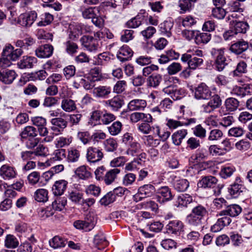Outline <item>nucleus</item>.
<instances>
[{
	"mask_svg": "<svg viewBox=\"0 0 252 252\" xmlns=\"http://www.w3.org/2000/svg\"><path fill=\"white\" fill-rule=\"evenodd\" d=\"M19 242L17 238L13 235L8 234L4 240V246L8 249H14L18 247Z\"/></svg>",
	"mask_w": 252,
	"mask_h": 252,
	"instance_id": "31",
	"label": "nucleus"
},
{
	"mask_svg": "<svg viewBox=\"0 0 252 252\" xmlns=\"http://www.w3.org/2000/svg\"><path fill=\"white\" fill-rule=\"evenodd\" d=\"M212 94L209 88L204 83L200 84L194 90V97L197 99H209Z\"/></svg>",
	"mask_w": 252,
	"mask_h": 252,
	"instance_id": "8",
	"label": "nucleus"
},
{
	"mask_svg": "<svg viewBox=\"0 0 252 252\" xmlns=\"http://www.w3.org/2000/svg\"><path fill=\"white\" fill-rule=\"evenodd\" d=\"M182 67L179 63L174 62L170 64L167 68V71L169 75H174L182 70Z\"/></svg>",
	"mask_w": 252,
	"mask_h": 252,
	"instance_id": "64",
	"label": "nucleus"
},
{
	"mask_svg": "<svg viewBox=\"0 0 252 252\" xmlns=\"http://www.w3.org/2000/svg\"><path fill=\"white\" fill-rule=\"evenodd\" d=\"M207 210L201 205H197L194 207L190 214L187 217V222L193 227H199L202 224V220L206 214Z\"/></svg>",
	"mask_w": 252,
	"mask_h": 252,
	"instance_id": "1",
	"label": "nucleus"
},
{
	"mask_svg": "<svg viewBox=\"0 0 252 252\" xmlns=\"http://www.w3.org/2000/svg\"><path fill=\"white\" fill-rule=\"evenodd\" d=\"M51 123L52 126H58L59 129L61 128V129H64L67 126V122L61 117L52 119Z\"/></svg>",
	"mask_w": 252,
	"mask_h": 252,
	"instance_id": "56",
	"label": "nucleus"
},
{
	"mask_svg": "<svg viewBox=\"0 0 252 252\" xmlns=\"http://www.w3.org/2000/svg\"><path fill=\"white\" fill-rule=\"evenodd\" d=\"M120 170L118 168H113L108 171L104 175L103 181L107 185L112 184L117 179Z\"/></svg>",
	"mask_w": 252,
	"mask_h": 252,
	"instance_id": "25",
	"label": "nucleus"
},
{
	"mask_svg": "<svg viewBox=\"0 0 252 252\" xmlns=\"http://www.w3.org/2000/svg\"><path fill=\"white\" fill-rule=\"evenodd\" d=\"M123 98L119 95L114 96L112 98L105 101V104L113 111H118L124 105Z\"/></svg>",
	"mask_w": 252,
	"mask_h": 252,
	"instance_id": "12",
	"label": "nucleus"
},
{
	"mask_svg": "<svg viewBox=\"0 0 252 252\" xmlns=\"http://www.w3.org/2000/svg\"><path fill=\"white\" fill-rule=\"evenodd\" d=\"M249 26L248 24L244 22H236L233 28L234 30L235 33L238 34L239 33H246Z\"/></svg>",
	"mask_w": 252,
	"mask_h": 252,
	"instance_id": "53",
	"label": "nucleus"
},
{
	"mask_svg": "<svg viewBox=\"0 0 252 252\" xmlns=\"http://www.w3.org/2000/svg\"><path fill=\"white\" fill-rule=\"evenodd\" d=\"M247 71V65L244 61L240 62L237 65L236 68L233 71L235 76H240L242 73H245Z\"/></svg>",
	"mask_w": 252,
	"mask_h": 252,
	"instance_id": "61",
	"label": "nucleus"
},
{
	"mask_svg": "<svg viewBox=\"0 0 252 252\" xmlns=\"http://www.w3.org/2000/svg\"><path fill=\"white\" fill-rule=\"evenodd\" d=\"M37 130L40 136L45 137L44 139L45 142H49L53 140L54 134L52 133L51 135H48V130L46 126L39 127Z\"/></svg>",
	"mask_w": 252,
	"mask_h": 252,
	"instance_id": "55",
	"label": "nucleus"
},
{
	"mask_svg": "<svg viewBox=\"0 0 252 252\" xmlns=\"http://www.w3.org/2000/svg\"><path fill=\"white\" fill-rule=\"evenodd\" d=\"M116 119V116L110 112H102V116L101 119V124L105 125L109 124Z\"/></svg>",
	"mask_w": 252,
	"mask_h": 252,
	"instance_id": "57",
	"label": "nucleus"
},
{
	"mask_svg": "<svg viewBox=\"0 0 252 252\" xmlns=\"http://www.w3.org/2000/svg\"><path fill=\"white\" fill-rule=\"evenodd\" d=\"M37 135L36 129L32 126H26L20 133V136L23 139L28 137L34 138Z\"/></svg>",
	"mask_w": 252,
	"mask_h": 252,
	"instance_id": "33",
	"label": "nucleus"
},
{
	"mask_svg": "<svg viewBox=\"0 0 252 252\" xmlns=\"http://www.w3.org/2000/svg\"><path fill=\"white\" fill-rule=\"evenodd\" d=\"M55 211L51 206H49L45 208H41L39 209L38 214L39 217L42 220H44L54 215Z\"/></svg>",
	"mask_w": 252,
	"mask_h": 252,
	"instance_id": "46",
	"label": "nucleus"
},
{
	"mask_svg": "<svg viewBox=\"0 0 252 252\" xmlns=\"http://www.w3.org/2000/svg\"><path fill=\"white\" fill-rule=\"evenodd\" d=\"M111 93V88L108 86H99L94 87L92 93L94 96L97 98H106Z\"/></svg>",
	"mask_w": 252,
	"mask_h": 252,
	"instance_id": "14",
	"label": "nucleus"
},
{
	"mask_svg": "<svg viewBox=\"0 0 252 252\" xmlns=\"http://www.w3.org/2000/svg\"><path fill=\"white\" fill-rule=\"evenodd\" d=\"M241 212V207L237 204L227 205L226 208L220 211L217 216H229L230 217H235L238 216Z\"/></svg>",
	"mask_w": 252,
	"mask_h": 252,
	"instance_id": "11",
	"label": "nucleus"
},
{
	"mask_svg": "<svg viewBox=\"0 0 252 252\" xmlns=\"http://www.w3.org/2000/svg\"><path fill=\"white\" fill-rule=\"evenodd\" d=\"M181 60L183 63H187L188 66L192 70H195L201 66L203 63V60L195 55H191L188 53L182 55Z\"/></svg>",
	"mask_w": 252,
	"mask_h": 252,
	"instance_id": "2",
	"label": "nucleus"
},
{
	"mask_svg": "<svg viewBox=\"0 0 252 252\" xmlns=\"http://www.w3.org/2000/svg\"><path fill=\"white\" fill-rule=\"evenodd\" d=\"M147 106L145 100L135 99L131 100L127 105L128 109L131 111H143Z\"/></svg>",
	"mask_w": 252,
	"mask_h": 252,
	"instance_id": "17",
	"label": "nucleus"
},
{
	"mask_svg": "<svg viewBox=\"0 0 252 252\" xmlns=\"http://www.w3.org/2000/svg\"><path fill=\"white\" fill-rule=\"evenodd\" d=\"M162 80V76L159 74L153 73L147 78V85L150 87L157 88Z\"/></svg>",
	"mask_w": 252,
	"mask_h": 252,
	"instance_id": "32",
	"label": "nucleus"
},
{
	"mask_svg": "<svg viewBox=\"0 0 252 252\" xmlns=\"http://www.w3.org/2000/svg\"><path fill=\"white\" fill-rule=\"evenodd\" d=\"M94 243L98 249L104 248L107 245V242L105 236L103 234H97L95 235Z\"/></svg>",
	"mask_w": 252,
	"mask_h": 252,
	"instance_id": "49",
	"label": "nucleus"
},
{
	"mask_svg": "<svg viewBox=\"0 0 252 252\" xmlns=\"http://www.w3.org/2000/svg\"><path fill=\"white\" fill-rule=\"evenodd\" d=\"M184 223L181 220H171L166 226V232L169 234L179 236L184 231Z\"/></svg>",
	"mask_w": 252,
	"mask_h": 252,
	"instance_id": "7",
	"label": "nucleus"
},
{
	"mask_svg": "<svg viewBox=\"0 0 252 252\" xmlns=\"http://www.w3.org/2000/svg\"><path fill=\"white\" fill-rule=\"evenodd\" d=\"M157 193L158 195L157 196V200L161 204L169 201L173 198L171 190L167 186L160 188L158 190Z\"/></svg>",
	"mask_w": 252,
	"mask_h": 252,
	"instance_id": "10",
	"label": "nucleus"
},
{
	"mask_svg": "<svg viewBox=\"0 0 252 252\" xmlns=\"http://www.w3.org/2000/svg\"><path fill=\"white\" fill-rule=\"evenodd\" d=\"M34 198L38 202H46L48 200V191L43 189H37L34 193Z\"/></svg>",
	"mask_w": 252,
	"mask_h": 252,
	"instance_id": "45",
	"label": "nucleus"
},
{
	"mask_svg": "<svg viewBox=\"0 0 252 252\" xmlns=\"http://www.w3.org/2000/svg\"><path fill=\"white\" fill-rule=\"evenodd\" d=\"M130 120L134 123H136L140 120H143L144 122H152L153 118L149 114L134 112L130 115Z\"/></svg>",
	"mask_w": 252,
	"mask_h": 252,
	"instance_id": "23",
	"label": "nucleus"
},
{
	"mask_svg": "<svg viewBox=\"0 0 252 252\" xmlns=\"http://www.w3.org/2000/svg\"><path fill=\"white\" fill-rule=\"evenodd\" d=\"M75 173L80 179L83 180L87 179L91 176V173L87 170V167L85 165L81 166L77 168Z\"/></svg>",
	"mask_w": 252,
	"mask_h": 252,
	"instance_id": "43",
	"label": "nucleus"
},
{
	"mask_svg": "<svg viewBox=\"0 0 252 252\" xmlns=\"http://www.w3.org/2000/svg\"><path fill=\"white\" fill-rule=\"evenodd\" d=\"M54 47L50 44H45L38 47L35 51L36 56L39 58H47L53 53Z\"/></svg>",
	"mask_w": 252,
	"mask_h": 252,
	"instance_id": "13",
	"label": "nucleus"
},
{
	"mask_svg": "<svg viewBox=\"0 0 252 252\" xmlns=\"http://www.w3.org/2000/svg\"><path fill=\"white\" fill-rule=\"evenodd\" d=\"M195 1L193 0H179L178 6L181 12L185 13L189 11Z\"/></svg>",
	"mask_w": 252,
	"mask_h": 252,
	"instance_id": "39",
	"label": "nucleus"
},
{
	"mask_svg": "<svg viewBox=\"0 0 252 252\" xmlns=\"http://www.w3.org/2000/svg\"><path fill=\"white\" fill-rule=\"evenodd\" d=\"M103 158L102 150L99 148L89 147L87 150L86 158L90 163H96L100 161Z\"/></svg>",
	"mask_w": 252,
	"mask_h": 252,
	"instance_id": "4",
	"label": "nucleus"
},
{
	"mask_svg": "<svg viewBox=\"0 0 252 252\" xmlns=\"http://www.w3.org/2000/svg\"><path fill=\"white\" fill-rule=\"evenodd\" d=\"M197 21V18L189 15L182 19V25L185 28H189L196 25Z\"/></svg>",
	"mask_w": 252,
	"mask_h": 252,
	"instance_id": "48",
	"label": "nucleus"
},
{
	"mask_svg": "<svg viewBox=\"0 0 252 252\" xmlns=\"http://www.w3.org/2000/svg\"><path fill=\"white\" fill-rule=\"evenodd\" d=\"M67 200L65 197H58L52 203L51 206L53 207L54 211L63 210L66 205Z\"/></svg>",
	"mask_w": 252,
	"mask_h": 252,
	"instance_id": "38",
	"label": "nucleus"
},
{
	"mask_svg": "<svg viewBox=\"0 0 252 252\" xmlns=\"http://www.w3.org/2000/svg\"><path fill=\"white\" fill-rule=\"evenodd\" d=\"M155 187L151 184H146L140 187L138 192L134 196V200L138 201L143 198L151 197L155 192Z\"/></svg>",
	"mask_w": 252,
	"mask_h": 252,
	"instance_id": "3",
	"label": "nucleus"
},
{
	"mask_svg": "<svg viewBox=\"0 0 252 252\" xmlns=\"http://www.w3.org/2000/svg\"><path fill=\"white\" fill-rule=\"evenodd\" d=\"M211 38V34L209 33L201 32L196 34L195 37V41L198 45L206 44L208 43Z\"/></svg>",
	"mask_w": 252,
	"mask_h": 252,
	"instance_id": "42",
	"label": "nucleus"
},
{
	"mask_svg": "<svg viewBox=\"0 0 252 252\" xmlns=\"http://www.w3.org/2000/svg\"><path fill=\"white\" fill-rule=\"evenodd\" d=\"M99 12V8L98 7H89L82 9V16L85 19H92L96 16V13H98Z\"/></svg>",
	"mask_w": 252,
	"mask_h": 252,
	"instance_id": "34",
	"label": "nucleus"
},
{
	"mask_svg": "<svg viewBox=\"0 0 252 252\" xmlns=\"http://www.w3.org/2000/svg\"><path fill=\"white\" fill-rule=\"evenodd\" d=\"M23 53L22 49L17 48L14 50V47L10 44L6 45L2 51L3 56L8 57L13 61L18 60Z\"/></svg>",
	"mask_w": 252,
	"mask_h": 252,
	"instance_id": "9",
	"label": "nucleus"
},
{
	"mask_svg": "<svg viewBox=\"0 0 252 252\" xmlns=\"http://www.w3.org/2000/svg\"><path fill=\"white\" fill-rule=\"evenodd\" d=\"M37 63V59L33 57L24 56L17 63L21 69L31 68Z\"/></svg>",
	"mask_w": 252,
	"mask_h": 252,
	"instance_id": "24",
	"label": "nucleus"
},
{
	"mask_svg": "<svg viewBox=\"0 0 252 252\" xmlns=\"http://www.w3.org/2000/svg\"><path fill=\"white\" fill-rule=\"evenodd\" d=\"M61 107L66 112H71L77 108L75 101L71 99L64 98L62 100Z\"/></svg>",
	"mask_w": 252,
	"mask_h": 252,
	"instance_id": "29",
	"label": "nucleus"
},
{
	"mask_svg": "<svg viewBox=\"0 0 252 252\" xmlns=\"http://www.w3.org/2000/svg\"><path fill=\"white\" fill-rule=\"evenodd\" d=\"M211 55L215 59V63L225 59L224 51L222 48H213L211 51Z\"/></svg>",
	"mask_w": 252,
	"mask_h": 252,
	"instance_id": "44",
	"label": "nucleus"
},
{
	"mask_svg": "<svg viewBox=\"0 0 252 252\" xmlns=\"http://www.w3.org/2000/svg\"><path fill=\"white\" fill-rule=\"evenodd\" d=\"M248 48V42L242 40L232 44L230 47V50L236 55H239L246 51Z\"/></svg>",
	"mask_w": 252,
	"mask_h": 252,
	"instance_id": "18",
	"label": "nucleus"
},
{
	"mask_svg": "<svg viewBox=\"0 0 252 252\" xmlns=\"http://www.w3.org/2000/svg\"><path fill=\"white\" fill-rule=\"evenodd\" d=\"M105 149L107 152H113L118 147L117 141L113 138H109L104 142Z\"/></svg>",
	"mask_w": 252,
	"mask_h": 252,
	"instance_id": "58",
	"label": "nucleus"
},
{
	"mask_svg": "<svg viewBox=\"0 0 252 252\" xmlns=\"http://www.w3.org/2000/svg\"><path fill=\"white\" fill-rule=\"evenodd\" d=\"M192 201V196L188 194H181L178 195L175 201V205L177 207H187Z\"/></svg>",
	"mask_w": 252,
	"mask_h": 252,
	"instance_id": "22",
	"label": "nucleus"
},
{
	"mask_svg": "<svg viewBox=\"0 0 252 252\" xmlns=\"http://www.w3.org/2000/svg\"><path fill=\"white\" fill-rule=\"evenodd\" d=\"M95 225L94 221L91 220H77L73 222V226L77 229L85 231H89L93 229Z\"/></svg>",
	"mask_w": 252,
	"mask_h": 252,
	"instance_id": "15",
	"label": "nucleus"
},
{
	"mask_svg": "<svg viewBox=\"0 0 252 252\" xmlns=\"http://www.w3.org/2000/svg\"><path fill=\"white\" fill-rule=\"evenodd\" d=\"M80 40L82 46L90 52H95L99 48L98 40L92 36L84 35Z\"/></svg>",
	"mask_w": 252,
	"mask_h": 252,
	"instance_id": "6",
	"label": "nucleus"
},
{
	"mask_svg": "<svg viewBox=\"0 0 252 252\" xmlns=\"http://www.w3.org/2000/svg\"><path fill=\"white\" fill-rule=\"evenodd\" d=\"M218 183V179L214 176H204L198 183L197 185L200 188H214Z\"/></svg>",
	"mask_w": 252,
	"mask_h": 252,
	"instance_id": "16",
	"label": "nucleus"
},
{
	"mask_svg": "<svg viewBox=\"0 0 252 252\" xmlns=\"http://www.w3.org/2000/svg\"><path fill=\"white\" fill-rule=\"evenodd\" d=\"M17 74L13 70L0 71V81L6 84H11L16 78Z\"/></svg>",
	"mask_w": 252,
	"mask_h": 252,
	"instance_id": "20",
	"label": "nucleus"
},
{
	"mask_svg": "<svg viewBox=\"0 0 252 252\" xmlns=\"http://www.w3.org/2000/svg\"><path fill=\"white\" fill-rule=\"evenodd\" d=\"M122 124L120 121L114 122L110 126L107 127L109 133L112 136L119 134L122 129Z\"/></svg>",
	"mask_w": 252,
	"mask_h": 252,
	"instance_id": "40",
	"label": "nucleus"
},
{
	"mask_svg": "<svg viewBox=\"0 0 252 252\" xmlns=\"http://www.w3.org/2000/svg\"><path fill=\"white\" fill-rule=\"evenodd\" d=\"M224 105L227 111L233 112L238 109L239 106V101L235 98L229 97L225 100Z\"/></svg>",
	"mask_w": 252,
	"mask_h": 252,
	"instance_id": "30",
	"label": "nucleus"
},
{
	"mask_svg": "<svg viewBox=\"0 0 252 252\" xmlns=\"http://www.w3.org/2000/svg\"><path fill=\"white\" fill-rule=\"evenodd\" d=\"M141 147L139 143L137 142H132L130 145V147L127 150V155L132 156H138L141 152Z\"/></svg>",
	"mask_w": 252,
	"mask_h": 252,
	"instance_id": "52",
	"label": "nucleus"
},
{
	"mask_svg": "<svg viewBox=\"0 0 252 252\" xmlns=\"http://www.w3.org/2000/svg\"><path fill=\"white\" fill-rule=\"evenodd\" d=\"M133 55V51L127 45L123 46L119 49L117 57L122 62L128 60Z\"/></svg>",
	"mask_w": 252,
	"mask_h": 252,
	"instance_id": "19",
	"label": "nucleus"
},
{
	"mask_svg": "<svg viewBox=\"0 0 252 252\" xmlns=\"http://www.w3.org/2000/svg\"><path fill=\"white\" fill-rule=\"evenodd\" d=\"M115 200V194H112V191H110L101 198L99 203L101 205L107 206L114 202Z\"/></svg>",
	"mask_w": 252,
	"mask_h": 252,
	"instance_id": "50",
	"label": "nucleus"
},
{
	"mask_svg": "<svg viewBox=\"0 0 252 252\" xmlns=\"http://www.w3.org/2000/svg\"><path fill=\"white\" fill-rule=\"evenodd\" d=\"M65 51L69 55H73L77 53L78 49L77 44L70 40L66 41L65 43Z\"/></svg>",
	"mask_w": 252,
	"mask_h": 252,
	"instance_id": "60",
	"label": "nucleus"
},
{
	"mask_svg": "<svg viewBox=\"0 0 252 252\" xmlns=\"http://www.w3.org/2000/svg\"><path fill=\"white\" fill-rule=\"evenodd\" d=\"M50 246L54 249L64 247L65 245V241L63 239L58 236L54 237L49 241Z\"/></svg>",
	"mask_w": 252,
	"mask_h": 252,
	"instance_id": "47",
	"label": "nucleus"
},
{
	"mask_svg": "<svg viewBox=\"0 0 252 252\" xmlns=\"http://www.w3.org/2000/svg\"><path fill=\"white\" fill-rule=\"evenodd\" d=\"M70 32L69 34V37L72 40H77L80 35L82 34L81 28L78 24L73 26V28H70Z\"/></svg>",
	"mask_w": 252,
	"mask_h": 252,
	"instance_id": "54",
	"label": "nucleus"
},
{
	"mask_svg": "<svg viewBox=\"0 0 252 252\" xmlns=\"http://www.w3.org/2000/svg\"><path fill=\"white\" fill-rule=\"evenodd\" d=\"M179 79L176 77H171L169 76H164L163 79V88L162 91L166 94L165 90H168L170 89H172L173 87L176 86L174 85L175 81L178 82Z\"/></svg>",
	"mask_w": 252,
	"mask_h": 252,
	"instance_id": "37",
	"label": "nucleus"
},
{
	"mask_svg": "<svg viewBox=\"0 0 252 252\" xmlns=\"http://www.w3.org/2000/svg\"><path fill=\"white\" fill-rule=\"evenodd\" d=\"M187 134L188 131L186 129H182L175 131L171 136L172 143L176 146H180Z\"/></svg>",
	"mask_w": 252,
	"mask_h": 252,
	"instance_id": "26",
	"label": "nucleus"
},
{
	"mask_svg": "<svg viewBox=\"0 0 252 252\" xmlns=\"http://www.w3.org/2000/svg\"><path fill=\"white\" fill-rule=\"evenodd\" d=\"M37 18V13L32 11L21 14L18 17V23L24 27H31Z\"/></svg>",
	"mask_w": 252,
	"mask_h": 252,
	"instance_id": "5",
	"label": "nucleus"
},
{
	"mask_svg": "<svg viewBox=\"0 0 252 252\" xmlns=\"http://www.w3.org/2000/svg\"><path fill=\"white\" fill-rule=\"evenodd\" d=\"M80 156V152L78 150L74 148H70L68 149L66 159L68 162H77L79 160Z\"/></svg>",
	"mask_w": 252,
	"mask_h": 252,
	"instance_id": "36",
	"label": "nucleus"
},
{
	"mask_svg": "<svg viewBox=\"0 0 252 252\" xmlns=\"http://www.w3.org/2000/svg\"><path fill=\"white\" fill-rule=\"evenodd\" d=\"M94 64L95 65H103L104 62H111L110 58L106 53L99 54L96 58H95Z\"/></svg>",
	"mask_w": 252,
	"mask_h": 252,
	"instance_id": "59",
	"label": "nucleus"
},
{
	"mask_svg": "<svg viewBox=\"0 0 252 252\" xmlns=\"http://www.w3.org/2000/svg\"><path fill=\"white\" fill-rule=\"evenodd\" d=\"M174 189L178 191L186 190L189 186V183L185 179H180L174 180L173 183Z\"/></svg>",
	"mask_w": 252,
	"mask_h": 252,
	"instance_id": "35",
	"label": "nucleus"
},
{
	"mask_svg": "<svg viewBox=\"0 0 252 252\" xmlns=\"http://www.w3.org/2000/svg\"><path fill=\"white\" fill-rule=\"evenodd\" d=\"M235 171V168L233 166H223L220 172V176L223 179H227L230 177Z\"/></svg>",
	"mask_w": 252,
	"mask_h": 252,
	"instance_id": "51",
	"label": "nucleus"
},
{
	"mask_svg": "<svg viewBox=\"0 0 252 252\" xmlns=\"http://www.w3.org/2000/svg\"><path fill=\"white\" fill-rule=\"evenodd\" d=\"M16 175L14 168L7 164L3 165L0 168V176L5 180L14 178Z\"/></svg>",
	"mask_w": 252,
	"mask_h": 252,
	"instance_id": "21",
	"label": "nucleus"
},
{
	"mask_svg": "<svg viewBox=\"0 0 252 252\" xmlns=\"http://www.w3.org/2000/svg\"><path fill=\"white\" fill-rule=\"evenodd\" d=\"M226 14V12L225 10L220 6L214 8L212 10V16L218 19H223Z\"/></svg>",
	"mask_w": 252,
	"mask_h": 252,
	"instance_id": "62",
	"label": "nucleus"
},
{
	"mask_svg": "<svg viewBox=\"0 0 252 252\" xmlns=\"http://www.w3.org/2000/svg\"><path fill=\"white\" fill-rule=\"evenodd\" d=\"M67 182L65 180L56 181L52 187L53 194L57 196L63 194L66 188Z\"/></svg>",
	"mask_w": 252,
	"mask_h": 252,
	"instance_id": "28",
	"label": "nucleus"
},
{
	"mask_svg": "<svg viewBox=\"0 0 252 252\" xmlns=\"http://www.w3.org/2000/svg\"><path fill=\"white\" fill-rule=\"evenodd\" d=\"M170 89L165 90L166 94L169 95L174 100L180 99L184 96L185 90L181 88L176 86Z\"/></svg>",
	"mask_w": 252,
	"mask_h": 252,
	"instance_id": "27",
	"label": "nucleus"
},
{
	"mask_svg": "<svg viewBox=\"0 0 252 252\" xmlns=\"http://www.w3.org/2000/svg\"><path fill=\"white\" fill-rule=\"evenodd\" d=\"M126 87V82L125 80L118 81L113 87V92L120 94L124 92Z\"/></svg>",
	"mask_w": 252,
	"mask_h": 252,
	"instance_id": "63",
	"label": "nucleus"
},
{
	"mask_svg": "<svg viewBox=\"0 0 252 252\" xmlns=\"http://www.w3.org/2000/svg\"><path fill=\"white\" fill-rule=\"evenodd\" d=\"M245 189V188L242 185L238 183L232 185L229 189L230 194L234 198L237 197Z\"/></svg>",
	"mask_w": 252,
	"mask_h": 252,
	"instance_id": "41",
	"label": "nucleus"
}]
</instances>
